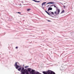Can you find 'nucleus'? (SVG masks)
Wrapping results in <instances>:
<instances>
[{
  "mask_svg": "<svg viewBox=\"0 0 74 74\" xmlns=\"http://www.w3.org/2000/svg\"><path fill=\"white\" fill-rule=\"evenodd\" d=\"M51 71V72H52V74H55V72H53L52 71Z\"/></svg>",
  "mask_w": 74,
  "mask_h": 74,
  "instance_id": "f8f14e48",
  "label": "nucleus"
},
{
  "mask_svg": "<svg viewBox=\"0 0 74 74\" xmlns=\"http://www.w3.org/2000/svg\"><path fill=\"white\" fill-rule=\"evenodd\" d=\"M47 21H48V22H51V21L49 20H48Z\"/></svg>",
  "mask_w": 74,
  "mask_h": 74,
  "instance_id": "412c9836",
  "label": "nucleus"
},
{
  "mask_svg": "<svg viewBox=\"0 0 74 74\" xmlns=\"http://www.w3.org/2000/svg\"><path fill=\"white\" fill-rule=\"evenodd\" d=\"M21 74H29L28 71L26 69H25L24 67H23L21 69Z\"/></svg>",
  "mask_w": 74,
  "mask_h": 74,
  "instance_id": "f257e3e1",
  "label": "nucleus"
},
{
  "mask_svg": "<svg viewBox=\"0 0 74 74\" xmlns=\"http://www.w3.org/2000/svg\"><path fill=\"white\" fill-rule=\"evenodd\" d=\"M32 70V69H30V68H28L27 69V70L28 71H29V72H30V71H31V70Z\"/></svg>",
  "mask_w": 74,
  "mask_h": 74,
  "instance_id": "423d86ee",
  "label": "nucleus"
},
{
  "mask_svg": "<svg viewBox=\"0 0 74 74\" xmlns=\"http://www.w3.org/2000/svg\"><path fill=\"white\" fill-rule=\"evenodd\" d=\"M21 69H22V67H20L18 69V71H20V70H21Z\"/></svg>",
  "mask_w": 74,
  "mask_h": 74,
  "instance_id": "9b49d317",
  "label": "nucleus"
},
{
  "mask_svg": "<svg viewBox=\"0 0 74 74\" xmlns=\"http://www.w3.org/2000/svg\"><path fill=\"white\" fill-rule=\"evenodd\" d=\"M53 6L55 8H56V9H58V8L57 7H56V6H55V5H53Z\"/></svg>",
  "mask_w": 74,
  "mask_h": 74,
  "instance_id": "4468645a",
  "label": "nucleus"
},
{
  "mask_svg": "<svg viewBox=\"0 0 74 74\" xmlns=\"http://www.w3.org/2000/svg\"><path fill=\"white\" fill-rule=\"evenodd\" d=\"M49 6H50V7H52V6L51 5H49L47 6V7H49Z\"/></svg>",
  "mask_w": 74,
  "mask_h": 74,
  "instance_id": "2eb2a0df",
  "label": "nucleus"
},
{
  "mask_svg": "<svg viewBox=\"0 0 74 74\" xmlns=\"http://www.w3.org/2000/svg\"><path fill=\"white\" fill-rule=\"evenodd\" d=\"M36 2H37V3H39V2H40V1H36Z\"/></svg>",
  "mask_w": 74,
  "mask_h": 74,
  "instance_id": "a211bd4d",
  "label": "nucleus"
},
{
  "mask_svg": "<svg viewBox=\"0 0 74 74\" xmlns=\"http://www.w3.org/2000/svg\"><path fill=\"white\" fill-rule=\"evenodd\" d=\"M46 3L47 2H45L43 3L42 4V6L43 5H45V4H46Z\"/></svg>",
  "mask_w": 74,
  "mask_h": 74,
  "instance_id": "1a4fd4ad",
  "label": "nucleus"
},
{
  "mask_svg": "<svg viewBox=\"0 0 74 74\" xmlns=\"http://www.w3.org/2000/svg\"><path fill=\"white\" fill-rule=\"evenodd\" d=\"M25 69H26V68H27V66H25Z\"/></svg>",
  "mask_w": 74,
  "mask_h": 74,
  "instance_id": "aec40b11",
  "label": "nucleus"
},
{
  "mask_svg": "<svg viewBox=\"0 0 74 74\" xmlns=\"http://www.w3.org/2000/svg\"><path fill=\"white\" fill-rule=\"evenodd\" d=\"M14 66L15 67L16 69H18V67H19V66L17 64V62H16L14 64Z\"/></svg>",
  "mask_w": 74,
  "mask_h": 74,
  "instance_id": "39448f33",
  "label": "nucleus"
},
{
  "mask_svg": "<svg viewBox=\"0 0 74 74\" xmlns=\"http://www.w3.org/2000/svg\"><path fill=\"white\" fill-rule=\"evenodd\" d=\"M54 4V3L52 2H49L47 4Z\"/></svg>",
  "mask_w": 74,
  "mask_h": 74,
  "instance_id": "6e6552de",
  "label": "nucleus"
},
{
  "mask_svg": "<svg viewBox=\"0 0 74 74\" xmlns=\"http://www.w3.org/2000/svg\"><path fill=\"white\" fill-rule=\"evenodd\" d=\"M30 10H31V9H27V11H30Z\"/></svg>",
  "mask_w": 74,
  "mask_h": 74,
  "instance_id": "ddd939ff",
  "label": "nucleus"
},
{
  "mask_svg": "<svg viewBox=\"0 0 74 74\" xmlns=\"http://www.w3.org/2000/svg\"><path fill=\"white\" fill-rule=\"evenodd\" d=\"M18 14H21V13L20 12H17Z\"/></svg>",
  "mask_w": 74,
  "mask_h": 74,
  "instance_id": "6ab92c4d",
  "label": "nucleus"
},
{
  "mask_svg": "<svg viewBox=\"0 0 74 74\" xmlns=\"http://www.w3.org/2000/svg\"><path fill=\"white\" fill-rule=\"evenodd\" d=\"M43 73L44 74H52V72H51L50 70H48V71H43Z\"/></svg>",
  "mask_w": 74,
  "mask_h": 74,
  "instance_id": "f03ea898",
  "label": "nucleus"
},
{
  "mask_svg": "<svg viewBox=\"0 0 74 74\" xmlns=\"http://www.w3.org/2000/svg\"><path fill=\"white\" fill-rule=\"evenodd\" d=\"M60 10L59 9H57L56 12H54L55 14H59V13L60 12Z\"/></svg>",
  "mask_w": 74,
  "mask_h": 74,
  "instance_id": "7ed1b4c3",
  "label": "nucleus"
},
{
  "mask_svg": "<svg viewBox=\"0 0 74 74\" xmlns=\"http://www.w3.org/2000/svg\"><path fill=\"white\" fill-rule=\"evenodd\" d=\"M30 74H36V73L35 72V70L33 69H32V71L30 72Z\"/></svg>",
  "mask_w": 74,
  "mask_h": 74,
  "instance_id": "20e7f679",
  "label": "nucleus"
},
{
  "mask_svg": "<svg viewBox=\"0 0 74 74\" xmlns=\"http://www.w3.org/2000/svg\"><path fill=\"white\" fill-rule=\"evenodd\" d=\"M51 12V14H54V13H53V12Z\"/></svg>",
  "mask_w": 74,
  "mask_h": 74,
  "instance_id": "dca6fc26",
  "label": "nucleus"
},
{
  "mask_svg": "<svg viewBox=\"0 0 74 74\" xmlns=\"http://www.w3.org/2000/svg\"><path fill=\"white\" fill-rule=\"evenodd\" d=\"M52 10V8H50L48 9V11H49V10Z\"/></svg>",
  "mask_w": 74,
  "mask_h": 74,
  "instance_id": "9d476101",
  "label": "nucleus"
},
{
  "mask_svg": "<svg viewBox=\"0 0 74 74\" xmlns=\"http://www.w3.org/2000/svg\"><path fill=\"white\" fill-rule=\"evenodd\" d=\"M45 12H46V13H47V14H48V15H49L50 16H51V14H49L48 12L47 11H45Z\"/></svg>",
  "mask_w": 74,
  "mask_h": 74,
  "instance_id": "0eeeda50",
  "label": "nucleus"
},
{
  "mask_svg": "<svg viewBox=\"0 0 74 74\" xmlns=\"http://www.w3.org/2000/svg\"><path fill=\"white\" fill-rule=\"evenodd\" d=\"M64 7L65 8V6H64Z\"/></svg>",
  "mask_w": 74,
  "mask_h": 74,
  "instance_id": "5701e85b",
  "label": "nucleus"
},
{
  "mask_svg": "<svg viewBox=\"0 0 74 74\" xmlns=\"http://www.w3.org/2000/svg\"><path fill=\"white\" fill-rule=\"evenodd\" d=\"M16 49H18V47H16Z\"/></svg>",
  "mask_w": 74,
  "mask_h": 74,
  "instance_id": "4be33fe9",
  "label": "nucleus"
},
{
  "mask_svg": "<svg viewBox=\"0 0 74 74\" xmlns=\"http://www.w3.org/2000/svg\"><path fill=\"white\" fill-rule=\"evenodd\" d=\"M64 10H63V11H62V13H64Z\"/></svg>",
  "mask_w": 74,
  "mask_h": 74,
  "instance_id": "f3484780",
  "label": "nucleus"
}]
</instances>
